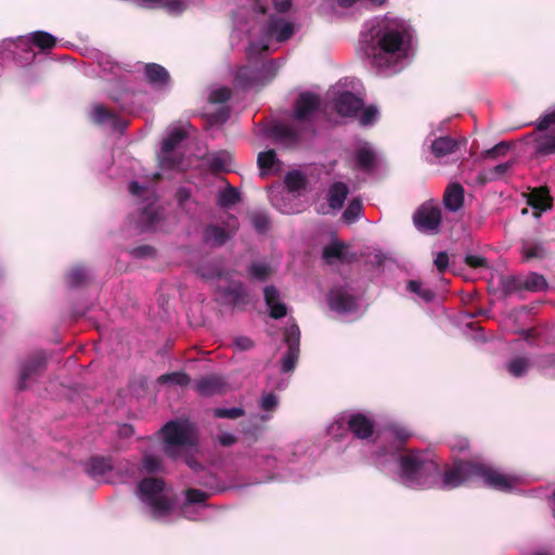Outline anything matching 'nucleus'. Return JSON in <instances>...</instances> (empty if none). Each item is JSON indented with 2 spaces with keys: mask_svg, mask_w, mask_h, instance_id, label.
Here are the masks:
<instances>
[{
  "mask_svg": "<svg viewBox=\"0 0 555 555\" xmlns=\"http://www.w3.org/2000/svg\"><path fill=\"white\" fill-rule=\"evenodd\" d=\"M412 36L403 23L388 22L378 33L379 51L374 54L372 63L379 69L398 72L402 62L409 57Z\"/></svg>",
  "mask_w": 555,
  "mask_h": 555,
  "instance_id": "obj_1",
  "label": "nucleus"
},
{
  "mask_svg": "<svg viewBox=\"0 0 555 555\" xmlns=\"http://www.w3.org/2000/svg\"><path fill=\"white\" fill-rule=\"evenodd\" d=\"M475 478H481L487 486L496 490L513 489L518 482L517 477L504 475L491 466L480 463L460 462L444 474L442 487L444 489H453Z\"/></svg>",
  "mask_w": 555,
  "mask_h": 555,
  "instance_id": "obj_2",
  "label": "nucleus"
},
{
  "mask_svg": "<svg viewBox=\"0 0 555 555\" xmlns=\"http://www.w3.org/2000/svg\"><path fill=\"white\" fill-rule=\"evenodd\" d=\"M164 450L170 457H181L196 448L197 435L188 421L169 422L163 428Z\"/></svg>",
  "mask_w": 555,
  "mask_h": 555,
  "instance_id": "obj_3",
  "label": "nucleus"
},
{
  "mask_svg": "<svg viewBox=\"0 0 555 555\" xmlns=\"http://www.w3.org/2000/svg\"><path fill=\"white\" fill-rule=\"evenodd\" d=\"M437 473V464L423 453L410 452L401 457L400 479L410 488L429 486Z\"/></svg>",
  "mask_w": 555,
  "mask_h": 555,
  "instance_id": "obj_4",
  "label": "nucleus"
},
{
  "mask_svg": "<svg viewBox=\"0 0 555 555\" xmlns=\"http://www.w3.org/2000/svg\"><path fill=\"white\" fill-rule=\"evenodd\" d=\"M139 500L153 517H163L171 508L172 499L164 481L159 478L143 479L137 491Z\"/></svg>",
  "mask_w": 555,
  "mask_h": 555,
  "instance_id": "obj_5",
  "label": "nucleus"
},
{
  "mask_svg": "<svg viewBox=\"0 0 555 555\" xmlns=\"http://www.w3.org/2000/svg\"><path fill=\"white\" fill-rule=\"evenodd\" d=\"M295 31L294 24L282 17L272 16L262 29L259 38L250 34L249 55L272 49L274 42H283L289 39Z\"/></svg>",
  "mask_w": 555,
  "mask_h": 555,
  "instance_id": "obj_6",
  "label": "nucleus"
},
{
  "mask_svg": "<svg viewBox=\"0 0 555 555\" xmlns=\"http://www.w3.org/2000/svg\"><path fill=\"white\" fill-rule=\"evenodd\" d=\"M188 126H173L168 129L158 153L159 166L163 169L183 168V154L181 143L185 139Z\"/></svg>",
  "mask_w": 555,
  "mask_h": 555,
  "instance_id": "obj_7",
  "label": "nucleus"
},
{
  "mask_svg": "<svg viewBox=\"0 0 555 555\" xmlns=\"http://www.w3.org/2000/svg\"><path fill=\"white\" fill-rule=\"evenodd\" d=\"M306 179L298 170L288 172L285 177V186L287 189L285 196L281 192L271 191V203L283 214L299 212L301 208L297 204L291 203L295 199V193L305 188Z\"/></svg>",
  "mask_w": 555,
  "mask_h": 555,
  "instance_id": "obj_8",
  "label": "nucleus"
},
{
  "mask_svg": "<svg viewBox=\"0 0 555 555\" xmlns=\"http://www.w3.org/2000/svg\"><path fill=\"white\" fill-rule=\"evenodd\" d=\"M348 424L349 429L358 437V438H366L372 434L373 424L372 422L363 414H353L348 420L341 417L331 424L328 426V434L334 437H340L341 431L345 430L344 426Z\"/></svg>",
  "mask_w": 555,
  "mask_h": 555,
  "instance_id": "obj_9",
  "label": "nucleus"
},
{
  "mask_svg": "<svg viewBox=\"0 0 555 555\" xmlns=\"http://www.w3.org/2000/svg\"><path fill=\"white\" fill-rule=\"evenodd\" d=\"M299 337L300 332L297 325L293 324L285 332V343L288 350L282 359V371L291 372L294 370L299 354Z\"/></svg>",
  "mask_w": 555,
  "mask_h": 555,
  "instance_id": "obj_10",
  "label": "nucleus"
},
{
  "mask_svg": "<svg viewBox=\"0 0 555 555\" xmlns=\"http://www.w3.org/2000/svg\"><path fill=\"white\" fill-rule=\"evenodd\" d=\"M440 220V209L431 205L422 206L414 216L415 225L422 231L436 230Z\"/></svg>",
  "mask_w": 555,
  "mask_h": 555,
  "instance_id": "obj_11",
  "label": "nucleus"
},
{
  "mask_svg": "<svg viewBox=\"0 0 555 555\" xmlns=\"http://www.w3.org/2000/svg\"><path fill=\"white\" fill-rule=\"evenodd\" d=\"M320 99L313 93H301L295 104V117L299 121L309 120L318 109Z\"/></svg>",
  "mask_w": 555,
  "mask_h": 555,
  "instance_id": "obj_12",
  "label": "nucleus"
},
{
  "mask_svg": "<svg viewBox=\"0 0 555 555\" xmlns=\"http://www.w3.org/2000/svg\"><path fill=\"white\" fill-rule=\"evenodd\" d=\"M330 307L338 313H348L357 308L356 299L347 289H333L328 296Z\"/></svg>",
  "mask_w": 555,
  "mask_h": 555,
  "instance_id": "obj_13",
  "label": "nucleus"
},
{
  "mask_svg": "<svg viewBox=\"0 0 555 555\" xmlns=\"http://www.w3.org/2000/svg\"><path fill=\"white\" fill-rule=\"evenodd\" d=\"M363 107V101L350 92L341 93L335 102V108L341 116H354Z\"/></svg>",
  "mask_w": 555,
  "mask_h": 555,
  "instance_id": "obj_14",
  "label": "nucleus"
},
{
  "mask_svg": "<svg viewBox=\"0 0 555 555\" xmlns=\"http://www.w3.org/2000/svg\"><path fill=\"white\" fill-rule=\"evenodd\" d=\"M224 389L225 383L223 378L218 375L203 377L195 383V390L197 393L205 397L223 392Z\"/></svg>",
  "mask_w": 555,
  "mask_h": 555,
  "instance_id": "obj_15",
  "label": "nucleus"
},
{
  "mask_svg": "<svg viewBox=\"0 0 555 555\" xmlns=\"http://www.w3.org/2000/svg\"><path fill=\"white\" fill-rule=\"evenodd\" d=\"M112 470L111 461L104 457H94L88 464L89 475L100 481H111Z\"/></svg>",
  "mask_w": 555,
  "mask_h": 555,
  "instance_id": "obj_16",
  "label": "nucleus"
},
{
  "mask_svg": "<svg viewBox=\"0 0 555 555\" xmlns=\"http://www.w3.org/2000/svg\"><path fill=\"white\" fill-rule=\"evenodd\" d=\"M264 300L272 318L280 319L286 315V306L281 301L280 294L274 287L264 288Z\"/></svg>",
  "mask_w": 555,
  "mask_h": 555,
  "instance_id": "obj_17",
  "label": "nucleus"
},
{
  "mask_svg": "<svg viewBox=\"0 0 555 555\" xmlns=\"http://www.w3.org/2000/svg\"><path fill=\"white\" fill-rule=\"evenodd\" d=\"M464 191L460 184H451L444 193V205L452 211L459 210L463 205Z\"/></svg>",
  "mask_w": 555,
  "mask_h": 555,
  "instance_id": "obj_18",
  "label": "nucleus"
},
{
  "mask_svg": "<svg viewBox=\"0 0 555 555\" xmlns=\"http://www.w3.org/2000/svg\"><path fill=\"white\" fill-rule=\"evenodd\" d=\"M219 292L222 294L224 300L234 306H240L244 304L245 291L242 284L240 283H231L228 287H222L218 285Z\"/></svg>",
  "mask_w": 555,
  "mask_h": 555,
  "instance_id": "obj_19",
  "label": "nucleus"
},
{
  "mask_svg": "<svg viewBox=\"0 0 555 555\" xmlns=\"http://www.w3.org/2000/svg\"><path fill=\"white\" fill-rule=\"evenodd\" d=\"M529 205L535 209L539 210L538 214H535L537 217L540 216L542 211H545L546 209L551 208V197L548 195V192L546 189H535L530 193Z\"/></svg>",
  "mask_w": 555,
  "mask_h": 555,
  "instance_id": "obj_20",
  "label": "nucleus"
},
{
  "mask_svg": "<svg viewBox=\"0 0 555 555\" xmlns=\"http://www.w3.org/2000/svg\"><path fill=\"white\" fill-rule=\"evenodd\" d=\"M430 149L437 158H441L454 153L457 149V143L449 137H440L433 141Z\"/></svg>",
  "mask_w": 555,
  "mask_h": 555,
  "instance_id": "obj_21",
  "label": "nucleus"
},
{
  "mask_svg": "<svg viewBox=\"0 0 555 555\" xmlns=\"http://www.w3.org/2000/svg\"><path fill=\"white\" fill-rule=\"evenodd\" d=\"M348 188L343 182L334 183L328 190V205L332 209H340L348 195Z\"/></svg>",
  "mask_w": 555,
  "mask_h": 555,
  "instance_id": "obj_22",
  "label": "nucleus"
},
{
  "mask_svg": "<svg viewBox=\"0 0 555 555\" xmlns=\"http://www.w3.org/2000/svg\"><path fill=\"white\" fill-rule=\"evenodd\" d=\"M257 163L262 176L271 175L279 170V163L273 150L259 153Z\"/></svg>",
  "mask_w": 555,
  "mask_h": 555,
  "instance_id": "obj_23",
  "label": "nucleus"
},
{
  "mask_svg": "<svg viewBox=\"0 0 555 555\" xmlns=\"http://www.w3.org/2000/svg\"><path fill=\"white\" fill-rule=\"evenodd\" d=\"M358 166L362 169H370L375 163V153L369 143H361L356 152Z\"/></svg>",
  "mask_w": 555,
  "mask_h": 555,
  "instance_id": "obj_24",
  "label": "nucleus"
},
{
  "mask_svg": "<svg viewBox=\"0 0 555 555\" xmlns=\"http://www.w3.org/2000/svg\"><path fill=\"white\" fill-rule=\"evenodd\" d=\"M34 42L40 49H50L55 44V38L46 31H35L29 39L18 38V43L26 44L28 41Z\"/></svg>",
  "mask_w": 555,
  "mask_h": 555,
  "instance_id": "obj_25",
  "label": "nucleus"
},
{
  "mask_svg": "<svg viewBox=\"0 0 555 555\" xmlns=\"http://www.w3.org/2000/svg\"><path fill=\"white\" fill-rule=\"evenodd\" d=\"M145 75L149 82L154 85H165L169 80L167 70L157 64L146 65Z\"/></svg>",
  "mask_w": 555,
  "mask_h": 555,
  "instance_id": "obj_26",
  "label": "nucleus"
},
{
  "mask_svg": "<svg viewBox=\"0 0 555 555\" xmlns=\"http://www.w3.org/2000/svg\"><path fill=\"white\" fill-rule=\"evenodd\" d=\"M209 166L216 171H229L232 166V156L228 152H218L209 157Z\"/></svg>",
  "mask_w": 555,
  "mask_h": 555,
  "instance_id": "obj_27",
  "label": "nucleus"
},
{
  "mask_svg": "<svg viewBox=\"0 0 555 555\" xmlns=\"http://www.w3.org/2000/svg\"><path fill=\"white\" fill-rule=\"evenodd\" d=\"M43 365V359L37 358L35 360L24 363L20 373V388L26 387V380L34 375Z\"/></svg>",
  "mask_w": 555,
  "mask_h": 555,
  "instance_id": "obj_28",
  "label": "nucleus"
},
{
  "mask_svg": "<svg viewBox=\"0 0 555 555\" xmlns=\"http://www.w3.org/2000/svg\"><path fill=\"white\" fill-rule=\"evenodd\" d=\"M158 218V211L152 206H147L140 215L139 227L142 230L154 229L156 228Z\"/></svg>",
  "mask_w": 555,
  "mask_h": 555,
  "instance_id": "obj_29",
  "label": "nucleus"
},
{
  "mask_svg": "<svg viewBox=\"0 0 555 555\" xmlns=\"http://www.w3.org/2000/svg\"><path fill=\"white\" fill-rule=\"evenodd\" d=\"M207 499V494L203 491H199V490H189L186 492V503L184 504L183 508H182V513L188 517V518H191V519H194V517H192L190 514H189V509L191 508V505L192 504H203L205 503Z\"/></svg>",
  "mask_w": 555,
  "mask_h": 555,
  "instance_id": "obj_30",
  "label": "nucleus"
},
{
  "mask_svg": "<svg viewBox=\"0 0 555 555\" xmlns=\"http://www.w3.org/2000/svg\"><path fill=\"white\" fill-rule=\"evenodd\" d=\"M346 246L337 241L332 242L324 248L323 257L326 262L332 263L336 259H341L345 255Z\"/></svg>",
  "mask_w": 555,
  "mask_h": 555,
  "instance_id": "obj_31",
  "label": "nucleus"
},
{
  "mask_svg": "<svg viewBox=\"0 0 555 555\" xmlns=\"http://www.w3.org/2000/svg\"><path fill=\"white\" fill-rule=\"evenodd\" d=\"M229 235L230 233L225 232L223 229L209 227L206 229L205 240L211 245H221L228 240Z\"/></svg>",
  "mask_w": 555,
  "mask_h": 555,
  "instance_id": "obj_32",
  "label": "nucleus"
},
{
  "mask_svg": "<svg viewBox=\"0 0 555 555\" xmlns=\"http://www.w3.org/2000/svg\"><path fill=\"white\" fill-rule=\"evenodd\" d=\"M537 151L543 154L555 152V133H543L537 140Z\"/></svg>",
  "mask_w": 555,
  "mask_h": 555,
  "instance_id": "obj_33",
  "label": "nucleus"
},
{
  "mask_svg": "<svg viewBox=\"0 0 555 555\" xmlns=\"http://www.w3.org/2000/svg\"><path fill=\"white\" fill-rule=\"evenodd\" d=\"M91 118L96 124H115V116L102 105L92 108Z\"/></svg>",
  "mask_w": 555,
  "mask_h": 555,
  "instance_id": "obj_34",
  "label": "nucleus"
},
{
  "mask_svg": "<svg viewBox=\"0 0 555 555\" xmlns=\"http://www.w3.org/2000/svg\"><path fill=\"white\" fill-rule=\"evenodd\" d=\"M362 210V203L359 199H353L348 205L344 212V219L347 223H353L360 217Z\"/></svg>",
  "mask_w": 555,
  "mask_h": 555,
  "instance_id": "obj_35",
  "label": "nucleus"
},
{
  "mask_svg": "<svg viewBox=\"0 0 555 555\" xmlns=\"http://www.w3.org/2000/svg\"><path fill=\"white\" fill-rule=\"evenodd\" d=\"M528 367L529 363L524 358H516L512 360L507 365L509 374H512L515 377L522 376L528 371Z\"/></svg>",
  "mask_w": 555,
  "mask_h": 555,
  "instance_id": "obj_36",
  "label": "nucleus"
},
{
  "mask_svg": "<svg viewBox=\"0 0 555 555\" xmlns=\"http://www.w3.org/2000/svg\"><path fill=\"white\" fill-rule=\"evenodd\" d=\"M524 286L530 291H541L546 286V282L542 275L531 273L525 279Z\"/></svg>",
  "mask_w": 555,
  "mask_h": 555,
  "instance_id": "obj_37",
  "label": "nucleus"
},
{
  "mask_svg": "<svg viewBox=\"0 0 555 555\" xmlns=\"http://www.w3.org/2000/svg\"><path fill=\"white\" fill-rule=\"evenodd\" d=\"M158 382L159 383H172V384H176V385L183 386V385H186V384L190 383V377L186 374H184V373L175 372V373H171V374L162 375L158 378Z\"/></svg>",
  "mask_w": 555,
  "mask_h": 555,
  "instance_id": "obj_38",
  "label": "nucleus"
},
{
  "mask_svg": "<svg viewBox=\"0 0 555 555\" xmlns=\"http://www.w3.org/2000/svg\"><path fill=\"white\" fill-rule=\"evenodd\" d=\"M218 201L221 206H231L238 201V193L234 188H228L220 192Z\"/></svg>",
  "mask_w": 555,
  "mask_h": 555,
  "instance_id": "obj_39",
  "label": "nucleus"
},
{
  "mask_svg": "<svg viewBox=\"0 0 555 555\" xmlns=\"http://www.w3.org/2000/svg\"><path fill=\"white\" fill-rule=\"evenodd\" d=\"M198 274L205 280L218 279L221 281L222 272L216 264H205L198 269Z\"/></svg>",
  "mask_w": 555,
  "mask_h": 555,
  "instance_id": "obj_40",
  "label": "nucleus"
},
{
  "mask_svg": "<svg viewBox=\"0 0 555 555\" xmlns=\"http://www.w3.org/2000/svg\"><path fill=\"white\" fill-rule=\"evenodd\" d=\"M544 255V249L540 244L527 243L522 247V256L526 259L541 258Z\"/></svg>",
  "mask_w": 555,
  "mask_h": 555,
  "instance_id": "obj_41",
  "label": "nucleus"
},
{
  "mask_svg": "<svg viewBox=\"0 0 555 555\" xmlns=\"http://www.w3.org/2000/svg\"><path fill=\"white\" fill-rule=\"evenodd\" d=\"M231 90L227 87L214 88L209 93V101L211 103H223L230 99Z\"/></svg>",
  "mask_w": 555,
  "mask_h": 555,
  "instance_id": "obj_42",
  "label": "nucleus"
},
{
  "mask_svg": "<svg viewBox=\"0 0 555 555\" xmlns=\"http://www.w3.org/2000/svg\"><path fill=\"white\" fill-rule=\"evenodd\" d=\"M249 272L257 280H264L271 272L270 267L264 262H255L250 266Z\"/></svg>",
  "mask_w": 555,
  "mask_h": 555,
  "instance_id": "obj_43",
  "label": "nucleus"
},
{
  "mask_svg": "<svg viewBox=\"0 0 555 555\" xmlns=\"http://www.w3.org/2000/svg\"><path fill=\"white\" fill-rule=\"evenodd\" d=\"M377 108L375 106H367L361 112L359 121L362 126H370L377 119Z\"/></svg>",
  "mask_w": 555,
  "mask_h": 555,
  "instance_id": "obj_44",
  "label": "nucleus"
},
{
  "mask_svg": "<svg viewBox=\"0 0 555 555\" xmlns=\"http://www.w3.org/2000/svg\"><path fill=\"white\" fill-rule=\"evenodd\" d=\"M410 292L417 294L422 299L429 301L434 297V293L430 289L423 288L422 284L416 281H411L408 285Z\"/></svg>",
  "mask_w": 555,
  "mask_h": 555,
  "instance_id": "obj_45",
  "label": "nucleus"
},
{
  "mask_svg": "<svg viewBox=\"0 0 555 555\" xmlns=\"http://www.w3.org/2000/svg\"><path fill=\"white\" fill-rule=\"evenodd\" d=\"M87 279V272L83 268H74L67 275V281L70 286H77Z\"/></svg>",
  "mask_w": 555,
  "mask_h": 555,
  "instance_id": "obj_46",
  "label": "nucleus"
},
{
  "mask_svg": "<svg viewBox=\"0 0 555 555\" xmlns=\"http://www.w3.org/2000/svg\"><path fill=\"white\" fill-rule=\"evenodd\" d=\"M143 467L146 472L154 473L162 469V463L157 456L145 454L143 456Z\"/></svg>",
  "mask_w": 555,
  "mask_h": 555,
  "instance_id": "obj_47",
  "label": "nucleus"
},
{
  "mask_svg": "<svg viewBox=\"0 0 555 555\" xmlns=\"http://www.w3.org/2000/svg\"><path fill=\"white\" fill-rule=\"evenodd\" d=\"M214 414L220 418H237L244 414V411L241 408L216 409Z\"/></svg>",
  "mask_w": 555,
  "mask_h": 555,
  "instance_id": "obj_48",
  "label": "nucleus"
},
{
  "mask_svg": "<svg viewBox=\"0 0 555 555\" xmlns=\"http://www.w3.org/2000/svg\"><path fill=\"white\" fill-rule=\"evenodd\" d=\"M255 78L256 77L254 75V72L249 67H247V66L240 68L237 74H236V79L242 85L253 83Z\"/></svg>",
  "mask_w": 555,
  "mask_h": 555,
  "instance_id": "obj_49",
  "label": "nucleus"
},
{
  "mask_svg": "<svg viewBox=\"0 0 555 555\" xmlns=\"http://www.w3.org/2000/svg\"><path fill=\"white\" fill-rule=\"evenodd\" d=\"M511 166H512V164L509 162L496 165L489 171L488 178L489 179H498V178L502 177L509 170Z\"/></svg>",
  "mask_w": 555,
  "mask_h": 555,
  "instance_id": "obj_50",
  "label": "nucleus"
},
{
  "mask_svg": "<svg viewBox=\"0 0 555 555\" xmlns=\"http://www.w3.org/2000/svg\"><path fill=\"white\" fill-rule=\"evenodd\" d=\"M278 405V398L273 393L262 396L260 406L264 411H271Z\"/></svg>",
  "mask_w": 555,
  "mask_h": 555,
  "instance_id": "obj_51",
  "label": "nucleus"
},
{
  "mask_svg": "<svg viewBox=\"0 0 555 555\" xmlns=\"http://www.w3.org/2000/svg\"><path fill=\"white\" fill-rule=\"evenodd\" d=\"M233 345L237 350L244 351L250 349L254 346V343L248 337L238 336L234 339Z\"/></svg>",
  "mask_w": 555,
  "mask_h": 555,
  "instance_id": "obj_52",
  "label": "nucleus"
},
{
  "mask_svg": "<svg viewBox=\"0 0 555 555\" xmlns=\"http://www.w3.org/2000/svg\"><path fill=\"white\" fill-rule=\"evenodd\" d=\"M555 124V111L545 114L539 122V130H547L552 125Z\"/></svg>",
  "mask_w": 555,
  "mask_h": 555,
  "instance_id": "obj_53",
  "label": "nucleus"
},
{
  "mask_svg": "<svg viewBox=\"0 0 555 555\" xmlns=\"http://www.w3.org/2000/svg\"><path fill=\"white\" fill-rule=\"evenodd\" d=\"M486 258L478 255H469L466 257V263L473 268H481L486 266Z\"/></svg>",
  "mask_w": 555,
  "mask_h": 555,
  "instance_id": "obj_54",
  "label": "nucleus"
},
{
  "mask_svg": "<svg viewBox=\"0 0 555 555\" xmlns=\"http://www.w3.org/2000/svg\"><path fill=\"white\" fill-rule=\"evenodd\" d=\"M435 264L440 272L444 271L449 264L448 254L439 253L435 258Z\"/></svg>",
  "mask_w": 555,
  "mask_h": 555,
  "instance_id": "obj_55",
  "label": "nucleus"
},
{
  "mask_svg": "<svg viewBox=\"0 0 555 555\" xmlns=\"http://www.w3.org/2000/svg\"><path fill=\"white\" fill-rule=\"evenodd\" d=\"M253 224L258 231H263L267 229L268 221L262 216H254L253 217Z\"/></svg>",
  "mask_w": 555,
  "mask_h": 555,
  "instance_id": "obj_56",
  "label": "nucleus"
},
{
  "mask_svg": "<svg viewBox=\"0 0 555 555\" xmlns=\"http://www.w3.org/2000/svg\"><path fill=\"white\" fill-rule=\"evenodd\" d=\"M219 442L222 446H231L235 441V437L230 433H223L218 437Z\"/></svg>",
  "mask_w": 555,
  "mask_h": 555,
  "instance_id": "obj_57",
  "label": "nucleus"
},
{
  "mask_svg": "<svg viewBox=\"0 0 555 555\" xmlns=\"http://www.w3.org/2000/svg\"><path fill=\"white\" fill-rule=\"evenodd\" d=\"M506 150H507V146L505 144L501 143V144L495 145L493 149L489 150L487 152V155L489 157L501 155V154H504V152Z\"/></svg>",
  "mask_w": 555,
  "mask_h": 555,
  "instance_id": "obj_58",
  "label": "nucleus"
},
{
  "mask_svg": "<svg viewBox=\"0 0 555 555\" xmlns=\"http://www.w3.org/2000/svg\"><path fill=\"white\" fill-rule=\"evenodd\" d=\"M274 2L275 9L279 12H284L289 9L291 0H272Z\"/></svg>",
  "mask_w": 555,
  "mask_h": 555,
  "instance_id": "obj_59",
  "label": "nucleus"
},
{
  "mask_svg": "<svg viewBox=\"0 0 555 555\" xmlns=\"http://www.w3.org/2000/svg\"><path fill=\"white\" fill-rule=\"evenodd\" d=\"M129 190L133 195H140L141 193H149L150 191L145 190L138 182H131L129 185Z\"/></svg>",
  "mask_w": 555,
  "mask_h": 555,
  "instance_id": "obj_60",
  "label": "nucleus"
},
{
  "mask_svg": "<svg viewBox=\"0 0 555 555\" xmlns=\"http://www.w3.org/2000/svg\"><path fill=\"white\" fill-rule=\"evenodd\" d=\"M275 133L279 137H292L293 135V131L287 126H283V125L276 126Z\"/></svg>",
  "mask_w": 555,
  "mask_h": 555,
  "instance_id": "obj_61",
  "label": "nucleus"
},
{
  "mask_svg": "<svg viewBox=\"0 0 555 555\" xmlns=\"http://www.w3.org/2000/svg\"><path fill=\"white\" fill-rule=\"evenodd\" d=\"M118 434L121 437H129L133 434V428L130 425L124 424L119 427Z\"/></svg>",
  "mask_w": 555,
  "mask_h": 555,
  "instance_id": "obj_62",
  "label": "nucleus"
},
{
  "mask_svg": "<svg viewBox=\"0 0 555 555\" xmlns=\"http://www.w3.org/2000/svg\"><path fill=\"white\" fill-rule=\"evenodd\" d=\"M228 112L224 108H221L218 115L215 117L216 122H224L228 119Z\"/></svg>",
  "mask_w": 555,
  "mask_h": 555,
  "instance_id": "obj_63",
  "label": "nucleus"
},
{
  "mask_svg": "<svg viewBox=\"0 0 555 555\" xmlns=\"http://www.w3.org/2000/svg\"><path fill=\"white\" fill-rule=\"evenodd\" d=\"M467 447H468V441H467V439H465V438H461V439H459V442H457V443H454V444L452 446V448H453V449H455V448H456V449H459V450H465Z\"/></svg>",
  "mask_w": 555,
  "mask_h": 555,
  "instance_id": "obj_64",
  "label": "nucleus"
}]
</instances>
